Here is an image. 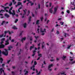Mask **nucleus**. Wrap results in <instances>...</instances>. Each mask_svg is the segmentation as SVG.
Wrapping results in <instances>:
<instances>
[{
  "instance_id": "1",
  "label": "nucleus",
  "mask_w": 75,
  "mask_h": 75,
  "mask_svg": "<svg viewBox=\"0 0 75 75\" xmlns=\"http://www.w3.org/2000/svg\"><path fill=\"white\" fill-rule=\"evenodd\" d=\"M13 8V6L11 7L9 9L8 11L9 13L10 14H12L13 17L14 15H16V13L15 12V11H14V10H12L13 13L11 11V10H12Z\"/></svg>"
},
{
  "instance_id": "2",
  "label": "nucleus",
  "mask_w": 75,
  "mask_h": 75,
  "mask_svg": "<svg viewBox=\"0 0 75 75\" xmlns=\"http://www.w3.org/2000/svg\"><path fill=\"white\" fill-rule=\"evenodd\" d=\"M5 52H4V51L2 52V53L3 54V55H5L6 56H7L8 55V52H7V50H5Z\"/></svg>"
},
{
  "instance_id": "3",
  "label": "nucleus",
  "mask_w": 75,
  "mask_h": 75,
  "mask_svg": "<svg viewBox=\"0 0 75 75\" xmlns=\"http://www.w3.org/2000/svg\"><path fill=\"white\" fill-rule=\"evenodd\" d=\"M8 33L9 34V35H10V34H11V32L9 30H7V31H5L4 32V34L5 35H4V37H6V34H7V33Z\"/></svg>"
},
{
  "instance_id": "4",
  "label": "nucleus",
  "mask_w": 75,
  "mask_h": 75,
  "mask_svg": "<svg viewBox=\"0 0 75 75\" xmlns=\"http://www.w3.org/2000/svg\"><path fill=\"white\" fill-rule=\"evenodd\" d=\"M1 51L0 50V61H1L0 63L2 64L3 62V59L1 57Z\"/></svg>"
},
{
  "instance_id": "5",
  "label": "nucleus",
  "mask_w": 75,
  "mask_h": 75,
  "mask_svg": "<svg viewBox=\"0 0 75 75\" xmlns=\"http://www.w3.org/2000/svg\"><path fill=\"white\" fill-rule=\"evenodd\" d=\"M43 30H44V31L42 30V29H40V32H41V33H42L41 34V35H45V33H44L46 32V29H44Z\"/></svg>"
},
{
  "instance_id": "6",
  "label": "nucleus",
  "mask_w": 75,
  "mask_h": 75,
  "mask_svg": "<svg viewBox=\"0 0 75 75\" xmlns=\"http://www.w3.org/2000/svg\"><path fill=\"white\" fill-rule=\"evenodd\" d=\"M58 6H57L56 7L54 8V12L53 13L54 14H55L56 12H57V10H58Z\"/></svg>"
},
{
  "instance_id": "7",
  "label": "nucleus",
  "mask_w": 75,
  "mask_h": 75,
  "mask_svg": "<svg viewBox=\"0 0 75 75\" xmlns=\"http://www.w3.org/2000/svg\"><path fill=\"white\" fill-rule=\"evenodd\" d=\"M8 41H9V40L8 39H7V40H6L5 41L6 43H5V45H8L9 44V42H8Z\"/></svg>"
},
{
  "instance_id": "8",
  "label": "nucleus",
  "mask_w": 75,
  "mask_h": 75,
  "mask_svg": "<svg viewBox=\"0 0 75 75\" xmlns=\"http://www.w3.org/2000/svg\"><path fill=\"white\" fill-rule=\"evenodd\" d=\"M52 66H53V64H51L50 65H49L48 66V70H49V71H51L52 69H50V68L51 67H52Z\"/></svg>"
},
{
  "instance_id": "9",
  "label": "nucleus",
  "mask_w": 75,
  "mask_h": 75,
  "mask_svg": "<svg viewBox=\"0 0 75 75\" xmlns=\"http://www.w3.org/2000/svg\"><path fill=\"white\" fill-rule=\"evenodd\" d=\"M36 52V51L35 50H33V54L32 55V57H34V55H35Z\"/></svg>"
},
{
  "instance_id": "10",
  "label": "nucleus",
  "mask_w": 75,
  "mask_h": 75,
  "mask_svg": "<svg viewBox=\"0 0 75 75\" xmlns=\"http://www.w3.org/2000/svg\"><path fill=\"white\" fill-rule=\"evenodd\" d=\"M53 6H52L51 8H50L49 9V11L51 14H52V8H53Z\"/></svg>"
},
{
  "instance_id": "11",
  "label": "nucleus",
  "mask_w": 75,
  "mask_h": 75,
  "mask_svg": "<svg viewBox=\"0 0 75 75\" xmlns=\"http://www.w3.org/2000/svg\"><path fill=\"white\" fill-rule=\"evenodd\" d=\"M4 47H5V46L3 44H2L1 45H0V49L4 48Z\"/></svg>"
},
{
  "instance_id": "12",
  "label": "nucleus",
  "mask_w": 75,
  "mask_h": 75,
  "mask_svg": "<svg viewBox=\"0 0 75 75\" xmlns=\"http://www.w3.org/2000/svg\"><path fill=\"white\" fill-rule=\"evenodd\" d=\"M35 67V66L34 65L32 67H31L30 69H33V71H34L35 70V68H34Z\"/></svg>"
},
{
  "instance_id": "13",
  "label": "nucleus",
  "mask_w": 75,
  "mask_h": 75,
  "mask_svg": "<svg viewBox=\"0 0 75 75\" xmlns=\"http://www.w3.org/2000/svg\"><path fill=\"white\" fill-rule=\"evenodd\" d=\"M4 16L5 17H6L7 18H9L10 17V15L7 14V13H6L5 14Z\"/></svg>"
},
{
  "instance_id": "14",
  "label": "nucleus",
  "mask_w": 75,
  "mask_h": 75,
  "mask_svg": "<svg viewBox=\"0 0 75 75\" xmlns=\"http://www.w3.org/2000/svg\"><path fill=\"white\" fill-rule=\"evenodd\" d=\"M13 48V47L10 46H9L8 47V50H11V48Z\"/></svg>"
},
{
  "instance_id": "15",
  "label": "nucleus",
  "mask_w": 75,
  "mask_h": 75,
  "mask_svg": "<svg viewBox=\"0 0 75 75\" xmlns=\"http://www.w3.org/2000/svg\"><path fill=\"white\" fill-rule=\"evenodd\" d=\"M34 45H33V46H31L30 48V51H31V50H32L33 48H34Z\"/></svg>"
},
{
  "instance_id": "16",
  "label": "nucleus",
  "mask_w": 75,
  "mask_h": 75,
  "mask_svg": "<svg viewBox=\"0 0 75 75\" xmlns=\"http://www.w3.org/2000/svg\"><path fill=\"white\" fill-rule=\"evenodd\" d=\"M44 45H45V43H44V42H43L42 44V48H43L44 47Z\"/></svg>"
},
{
  "instance_id": "17",
  "label": "nucleus",
  "mask_w": 75,
  "mask_h": 75,
  "mask_svg": "<svg viewBox=\"0 0 75 75\" xmlns=\"http://www.w3.org/2000/svg\"><path fill=\"white\" fill-rule=\"evenodd\" d=\"M26 38H23L21 40V41L22 42V43H23V40L25 41Z\"/></svg>"
},
{
  "instance_id": "18",
  "label": "nucleus",
  "mask_w": 75,
  "mask_h": 75,
  "mask_svg": "<svg viewBox=\"0 0 75 75\" xmlns=\"http://www.w3.org/2000/svg\"><path fill=\"white\" fill-rule=\"evenodd\" d=\"M12 28H13L14 30H17V28L15 26L12 27Z\"/></svg>"
},
{
  "instance_id": "19",
  "label": "nucleus",
  "mask_w": 75,
  "mask_h": 75,
  "mask_svg": "<svg viewBox=\"0 0 75 75\" xmlns=\"http://www.w3.org/2000/svg\"><path fill=\"white\" fill-rule=\"evenodd\" d=\"M3 68H0V71H1V72H0V74H2V71H3Z\"/></svg>"
},
{
  "instance_id": "20",
  "label": "nucleus",
  "mask_w": 75,
  "mask_h": 75,
  "mask_svg": "<svg viewBox=\"0 0 75 75\" xmlns=\"http://www.w3.org/2000/svg\"><path fill=\"white\" fill-rule=\"evenodd\" d=\"M38 56L39 57H40V58H41V57H42V54H38Z\"/></svg>"
},
{
  "instance_id": "21",
  "label": "nucleus",
  "mask_w": 75,
  "mask_h": 75,
  "mask_svg": "<svg viewBox=\"0 0 75 75\" xmlns=\"http://www.w3.org/2000/svg\"><path fill=\"white\" fill-rule=\"evenodd\" d=\"M7 8H8V9H9V7L8 6H7V7H4V10H7Z\"/></svg>"
},
{
  "instance_id": "22",
  "label": "nucleus",
  "mask_w": 75,
  "mask_h": 75,
  "mask_svg": "<svg viewBox=\"0 0 75 75\" xmlns=\"http://www.w3.org/2000/svg\"><path fill=\"white\" fill-rule=\"evenodd\" d=\"M40 22V20H38L36 22V24H39Z\"/></svg>"
},
{
  "instance_id": "23",
  "label": "nucleus",
  "mask_w": 75,
  "mask_h": 75,
  "mask_svg": "<svg viewBox=\"0 0 75 75\" xmlns=\"http://www.w3.org/2000/svg\"><path fill=\"white\" fill-rule=\"evenodd\" d=\"M21 4H22V3L21 2H18V5L20 6Z\"/></svg>"
},
{
  "instance_id": "24",
  "label": "nucleus",
  "mask_w": 75,
  "mask_h": 75,
  "mask_svg": "<svg viewBox=\"0 0 75 75\" xmlns=\"http://www.w3.org/2000/svg\"><path fill=\"white\" fill-rule=\"evenodd\" d=\"M28 43H26L25 46V48L26 49H27V46H28Z\"/></svg>"
},
{
  "instance_id": "25",
  "label": "nucleus",
  "mask_w": 75,
  "mask_h": 75,
  "mask_svg": "<svg viewBox=\"0 0 75 75\" xmlns=\"http://www.w3.org/2000/svg\"><path fill=\"white\" fill-rule=\"evenodd\" d=\"M28 19H29V22H30L31 21V16H30L28 18Z\"/></svg>"
},
{
  "instance_id": "26",
  "label": "nucleus",
  "mask_w": 75,
  "mask_h": 75,
  "mask_svg": "<svg viewBox=\"0 0 75 75\" xmlns=\"http://www.w3.org/2000/svg\"><path fill=\"white\" fill-rule=\"evenodd\" d=\"M27 27V24L26 23H25L24 24V28H26Z\"/></svg>"
},
{
  "instance_id": "27",
  "label": "nucleus",
  "mask_w": 75,
  "mask_h": 75,
  "mask_svg": "<svg viewBox=\"0 0 75 75\" xmlns=\"http://www.w3.org/2000/svg\"><path fill=\"white\" fill-rule=\"evenodd\" d=\"M4 33L2 34L1 35H0V38H1L3 37H4Z\"/></svg>"
},
{
  "instance_id": "28",
  "label": "nucleus",
  "mask_w": 75,
  "mask_h": 75,
  "mask_svg": "<svg viewBox=\"0 0 75 75\" xmlns=\"http://www.w3.org/2000/svg\"><path fill=\"white\" fill-rule=\"evenodd\" d=\"M18 21V19H16L15 20V23H17V21Z\"/></svg>"
},
{
  "instance_id": "29",
  "label": "nucleus",
  "mask_w": 75,
  "mask_h": 75,
  "mask_svg": "<svg viewBox=\"0 0 75 75\" xmlns=\"http://www.w3.org/2000/svg\"><path fill=\"white\" fill-rule=\"evenodd\" d=\"M67 58V56H63V57H62V59H65Z\"/></svg>"
},
{
  "instance_id": "30",
  "label": "nucleus",
  "mask_w": 75,
  "mask_h": 75,
  "mask_svg": "<svg viewBox=\"0 0 75 75\" xmlns=\"http://www.w3.org/2000/svg\"><path fill=\"white\" fill-rule=\"evenodd\" d=\"M21 49H20V51L19 52V54H18V56L19 55H20V54H21Z\"/></svg>"
},
{
  "instance_id": "31",
  "label": "nucleus",
  "mask_w": 75,
  "mask_h": 75,
  "mask_svg": "<svg viewBox=\"0 0 75 75\" xmlns=\"http://www.w3.org/2000/svg\"><path fill=\"white\" fill-rule=\"evenodd\" d=\"M1 41H5V38H4L2 39H1Z\"/></svg>"
},
{
  "instance_id": "32",
  "label": "nucleus",
  "mask_w": 75,
  "mask_h": 75,
  "mask_svg": "<svg viewBox=\"0 0 75 75\" xmlns=\"http://www.w3.org/2000/svg\"><path fill=\"white\" fill-rule=\"evenodd\" d=\"M60 23L62 25H64V22H60Z\"/></svg>"
},
{
  "instance_id": "33",
  "label": "nucleus",
  "mask_w": 75,
  "mask_h": 75,
  "mask_svg": "<svg viewBox=\"0 0 75 75\" xmlns=\"http://www.w3.org/2000/svg\"><path fill=\"white\" fill-rule=\"evenodd\" d=\"M67 12L68 14H69V13H70V11H69V10H67Z\"/></svg>"
},
{
  "instance_id": "34",
  "label": "nucleus",
  "mask_w": 75,
  "mask_h": 75,
  "mask_svg": "<svg viewBox=\"0 0 75 75\" xmlns=\"http://www.w3.org/2000/svg\"><path fill=\"white\" fill-rule=\"evenodd\" d=\"M38 37H39L38 36L37 37L35 36V38L36 39V40H37V39L38 38Z\"/></svg>"
},
{
  "instance_id": "35",
  "label": "nucleus",
  "mask_w": 75,
  "mask_h": 75,
  "mask_svg": "<svg viewBox=\"0 0 75 75\" xmlns=\"http://www.w3.org/2000/svg\"><path fill=\"white\" fill-rule=\"evenodd\" d=\"M5 23V21H2V23H1V25H3L4 23Z\"/></svg>"
},
{
  "instance_id": "36",
  "label": "nucleus",
  "mask_w": 75,
  "mask_h": 75,
  "mask_svg": "<svg viewBox=\"0 0 75 75\" xmlns=\"http://www.w3.org/2000/svg\"><path fill=\"white\" fill-rule=\"evenodd\" d=\"M23 33V31H22L21 32V33H20V36H21V35H22V34Z\"/></svg>"
},
{
  "instance_id": "37",
  "label": "nucleus",
  "mask_w": 75,
  "mask_h": 75,
  "mask_svg": "<svg viewBox=\"0 0 75 75\" xmlns=\"http://www.w3.org/2000/svg\"><path fill=\"white\" fill-rule=\"evenodd\" d=\"M40 74H41V71H39V73H38L36 75H39Z\"/></svg>"
},
{
  "instance_id": "38",
  "label": "nucleus",
  "mask_w": 75,
  "mask_h": 75,
  "mask_svg": "<svg viewBox=\"0 0 75 75\" xmlns=\"http://www.w3.org/2000/svg\"><path fill=\"white\" fill-rule=\"evenodd\" d=\"M38 7L39 9H40V7H41L40 6V4H38Z\"/></svg>"
},
{
  "instance_id": "39",
  "label": "nucleus",
  "mask_w": 75,
  "mask_h": 75,
  "mask_svg": "<svg viewBox=\"0 0 75 75\" xmlns=\"http://www.w3.org/2000/svg\"><path fill=\"white\" fill-rule=\"evenodd\" d=\"M37 62H36V61H35L34 62V65H37Z\"/></svg>"
},
{
  "instance_id": "40",
  "label": "nucleus",
  "mask_w": 75,
  "mask_h": 75,
  "mask_svg": "<svg viewBox=\"0 0 75 75\" xmlns=\"http://www.w3.org/2000/svg\"><path fill=\"white\" fill-rule=\"evenodd\" d=\"M41 43H39V44H38V47H40L41 46Z\"/></svg>"
},
{
  "instance_id": "41",
  "label": "nucleus",
  "mask_w": 75,
  "mask_h": 75,
  "mask_svg": "<svg viewBox=\"0 0 75 75\" xmlns=\"http://www.w3.org/2000/svg\"><path fill=\"white\" fill-rule=\"evenodd\" d=\"M71 47V46H68L67 47V49H69V48H70V47Z\"/></svg>"
},
{
  "instance_id": "42",
  "label": "nucleus",
  "mask_w": 75,
  "mask_h": 75,
  "mask_svg": "<svg viewBox=\"0 0 75 75\" xmlns=\"http://www.w3.org/2000/svg\"><path fill=\"white\" fill-rule=\"evenodd\" d=\"M1 11H4H4H4V10L1 9V11H0V13H1Z\"/></svg>"
},
{
  "instance_id": "43",
  "label": "nucleus",
  "mask_w": 75,
  "mask_h": 75,
  "mask_svg": "<svg viewBox=\"0 0 75 75\" xmlns=\"http://www.w3.org/2000/svg\"><path fill=\"white\" fill-rule=\"evenodd\" d=\"M12 74H13V75H15V73H14V72L12 71Z\"/></svg>"
},
{
  "instance_id": "44",
  "label": "nucleus",
  "mask_w": 75,
  "mask_h": 75,
  "mask_svg": "<svg viewBox=\"0 0 75 75\" xmlns=\"http://www.w3.org/2000/svg\"><path fill=\"white\" fill-rule=\"evenodd\" d=\"M43 19L44 18H43V17L41 18L40 19L41 21H42V20H43Z\"/></svg>"
},
{
  "instance_id": "45",
  "label": "nucleus",
  "mask_w": 75,
  "mask_h": 75,
  "mask_svg": "<svg viewBox=\"0 0 75 75\" xmlns=\"http://www.w3.org/2000/svg\"><path fill=\"white\" fill-rule=\"evenodd\" d=\"M10 61H11V60H8L7 62V63H8V64H9V63H10Z\"/></svg>"
},
{
  "instance_id": "46",
  "label": "nucleus",
  "mask_w": 75,
  "mask_h": 75,
  "mask_svg": "<svg viewBox=\"0 0 75 75\" xmlns=\"http://www.w3.org/2000/svg\"><path fill=\"white\" fill-rule=\"evenodd\" d=\"M51 3L50 2L49 3V6L50 7H51Z\"/></svg>"
},
{
  "instance_id": "47",
  "label": "nucleus",
  "mask_w": 75,
  "mask_h": 75,
  "mask_svg": "<svg viewBox=\"0 0 75 75\" xmlns=\"http://www.w3.org/2000/svg\"><path fill=\"white\" fill-rule=\"evenodd\" d=\"M13 4V3H11L9 4V6H12Z\"/></svg>"
},
{
  "instance_id": "48",
  "label": "nucleus",
  "mask_w": 75,
  "mask_h": 75,
  "mask_svg": "<svg viewBox=\"0 0 75 75\" xmlns=\"http://www.w3.org/2000/svg\"><path fill=\"white\" fill-rule=\"evenodd\" d=\"M54 28H53L51 30V32H53L54 31Z\"/></svg>"
},
{
  "instance_id": "49",
  "label": "nucleus",
  "mask_w": 75,
  "mask_h": 75,
  "mask_svg": "<svg viewBox=\"0 0 75 75\" xmlns=\"http://www.w3.org/2000/svg\"><path fill=\"white\" fill-rule=\"evenodd\" d=\"M4 43V42L3 41H1V42H0L1 44H2Z\"/></svg>"
},
{
  "instance_id": "50",
  "label": "nucleus",
  "mask_w": 75,
  "mask_h": 75,
  "mask_svg": "<svg viewBox=\"0 0 75 75\" xmlns=\"http://www.w3.org/2000/svg\"><path fill=\"white\" fill-rule=\"evenodd\" d=\"M11 42H14V39H12V40H11Z\"/></svg>"
},
{
  "instance_id": "51",
  "label": "nucleus",
  "mask_w": 75,
  "mask_h": 75,
  "mask_svg": "<svg viewBox=\"0 0 75 75\" xmlns=\"http://www.w3.org/2000/svg\"><path fill=\"white\" fill-rule=\"evenodd\" d=\"M18 43H19V42H18L16 44V47H17V46H18Z\"/></svg>"
},
{
  "instance_id": "52",
  "label": "nucleus",
  "mask_w": 75,
  "mask_h": 75,
  "mask_svg": "<svg viewBox=\"0 0 75 75\" xmlns=\"http://www.w3.org/2000/svg\"><path fill=\"white\" fill-rule=\"evenodd\" d=\"M49 22H50V21L49 20H47V24H48Z\"/></svg>"
},
{
  "instance_id": "53",
  "label": "nucleus",
  "mask_w": 75,
  "mask_h": 75,
  "mask_svg": "<svg viewBox=\"0 0 75 75\" xmlns=\"http://www.w3.org/2000/svg\"><path fill=\"white\" fill-rule=\"evenodd\" d=\"M66 35H67V33H64V36L65 38V37H67Z\"/></svg>"
},
{
  "instance_id": "54",
  "label": "nucleus",
  "mask_w": 75,
  "mask_h": 75,
  "mask_svg": "<svg viewBox=\"0 0 75 75\" xmlns=\"http://www.w3.org/2000/svg\"><path fill=\"white\" fill-rule=\"evenodd\" d=\"M57 34H59V32L58 31H57Z\"/></svg>"
},
{
  "instance_id": "55",
  "label": "nucleus",
  "mask_w": 75,
  "mask_h": 75,
  "mask_svg": "<svg viewBox=\"0 0 75 75\" xmlns=\"http://www.w3.org/2000/svg\"><path fill=\"white\" fill-rule=\"evenodd\" d=\"M40 57H39L38 58V59H37V60H39V59H40Z\"/></svg>"
},
{
  "instance_id": "56",
  "label": "nucleus",
  "mask_w": 75,
  "mask_h": 75,
  "mask_svg": "<svg viewBox=\"0 0 75 75\" xmlns=\"http://www.w3.org/2000/svg\"><path fill=\"white\" fill-rule=\"evenodd\" d=\"M30 5L31 6H33V5H34V3H32Z\"/></svg>"
},
{
  "instance_id": "57",
  "label": "nucleus",
  "mask_w": 75,
  "mask_h": 75,
  "mask_svg": "<svg viewBox=\"0 0 75 75\" xmlns=\"http://www.w3.org/2000/svg\"><path fill=\"white\" fill-rule=\"evenodd\" d=\"M62 19V18H60L58 19V20H61Z\"/></svg>"
},
{
  "instance_id": "58",
  "label": "nucleus",
  "mask_w": 75,
  "mask_h": 75,
  "mask_svg": "<svg viewBox=\"0 0 75 75\" xmlns=\"http://www.w3.org/2000/svg\"><path fill=\"white\" fill-rule=\"evenodd\" d=\"M40 51H38V54H40Z\"/></svg>"
},
{
  "instance_id": "59",
  "label": "nucleus",
  "mask_w": 75,
  "mask_h": 75,
  "mask_svg": "<svg viewBox=\"0 0 75 75\" xmlns=\"http://www.w3.org/2000/svg\"><path fill=\"white\" fill-rule=\"evenodd\" d=\"M61 75H62V74H65V72H63V73H61Z\"/></svg>"
},
{
  "instance_id": "60",
  "label": "nucleus",
  "mask_w": 75,
  "mask_h": 75,
  "mask_svg": "<svg viewBox=\"0 0 75 75\" xmlns=\"http://www.w3.org/2000/svg\"><path fill=\"white\" fill-rule=\"evenodd\" d=\"M23 12L24 13H26V11L25 10H23Z\"/></svg>"
},
{
  "instance_id": "61",
  "label": "nucleus",
  "mask_w": 75,
  "mask_h": 75,
  "mask_svg": "<svg viewBox=\"0 0 75 75\" xmlns=\"http://www.w3.org/2000/svg\"><path fill=\"white\" fill-rule=\"evenodd\" d=\"M11 37H10L9 38V40H11Z\"/></svg>"
},
{
  "instance_id": "62",
  "label": "nucleus",
  "mask_w": 75,
  "mask_h": 75,
  "mask_svg": "<svg viewBox=\"0 0 75 75\" xmlns=\"http://www.w3.org/2000/svg\"><path fill=\"white\" fill-rule=\"evenodd\" d=\"M12 68L13 69H15V68H16V67H15L13 66L12 67Z\"/></svg>"
},
{
  "instance_id": "63",
  "label": "nucleus",
  "mask_w": 75,
  "mask_h": 75,
  "mask_svg": "<svg viewBox=\"0 0 75 75\" xmlns=\"http://www.w3.org/2000/svg\"><path fill=\"white\" fill-rule=\"evenodd\" d=\"M58 26V24H57L55 26V27H56Z\"/></svg>"
},
{
  "instance_id": "64",
  "label": "nucleus",
  "mask_w": 75,
  "mask_h": 75,
  "mask_svg": "<svg viewBox=\"0 0 75 75\" xmlns=\"http://www.w3.org/2000/svg\"><path fill=\"white\" fill-rule=\"evenodd\" d=\"M50 61H51L52 62V61H54V59H50Z\"/></svg>"
}]
</instances>
